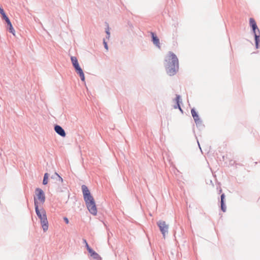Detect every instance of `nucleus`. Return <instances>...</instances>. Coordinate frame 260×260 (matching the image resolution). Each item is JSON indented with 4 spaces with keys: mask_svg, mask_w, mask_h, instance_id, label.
<instances>
[{
    "mask_svg": "<svg viewBox=\"0 0 260 260\" xmlns=\"http://www.w3.org/2000/svg\"><path fill=\"white\" fill-rule=\"evenodd\" d=\"M104 47H105V49L106 50H108V45H107V42L105 41V40H104Z\"/></svg>",
    "mask_w": 260,
    "mask_h": 260,
    "instance_id": "nucleus-19",
    "label": "nucleus"
},
{
    "mask_svg": "<svg viewBox=\"0 0 260 260\" xmlns=\"http://www.w3.org/2000/svg\"><path fill=\"white\" fill-rule=\"evenodd\" d=\"M0 13L2 15H4V14H5V13L3 9H2L1 7H0Z\"/></svg>",
    "mask_w": 260,
    "mask_h": 260,
    "instance_id": "nucleus-20",
    "label": "nucleus"
},
{
    "mask_svg": "<svg viewBox=\"0 0 260 260\" xmlns=\"http://www.w3.org/2000/svg\"><path fill=\"white\" fill-rule=\"evenodd\" d=\"M106 33H107V34L108 35V38L109 39V37H110V32H109V29H107L106 30Z\"/></svg>",
    "mask_w": 260,
    "mask_h": 260,
    "instance_id": "nucleus-22",
    "label": "nucleus"
},
{
    "mask_svg": "<svg viewBox=\"0 0 260 260\" xmlns=\"http://www.w3.org/2000/svg\"><path fill=\"white\" fill-rule=\"evenodd\" d=\"M49 175L48 173H45L44 176V179L43 181V184L44 185H46L48 183Z\"/></svg>",
    "mask_w": 260,
    "mask_h": 260,
    "instance_id": "nucleus-14",
    "label": "nucleus"
},
{
    "mask_svg": "<svg viewBox=\"0 0 260 260\" xmlns=\"http://www.w3.org/2000/svg\"><path fill=\"white\" fill-rule=\"evenodd\" d=\"M82 190L84 200L89 212L94 216L96 215L98 211L95 202L88 187L86 185H83Z\"/></svg>",
    "mask_w": 260,
    "mask_h": 260,
    "instance_id": "nucleus-2",
    "label": "nucleus"
},
{
    "mask_svg": "<svg viewBox=\"0 0 260 260\" xmlns=\"http://www.w3.org/2000/svg\"><path fill=\"white\" fill-rule=\"evenodd\" d=\"M63 219L67 224L69 223V220L67 217H64Z\"/></svg>",
    "mask_w": 260,
    "mask_h": 260,
    "instance_id": "nucleus-21",
    "label": "nucleus"
},
{
    "mask_svg": "<svg viewBox=\"0 0 260 260\" xmlns=\"http://www.w3.org/2000/svg\"><path fill=\"white\" fill-rule=\"evenodd\" d=\"M165 68L169 76H173L179 70V60L172 52H169L165 58Z\"/></svg>",
    "mask_w": 260,
    "mask_h": 260,
    "instance_id": "nucleus-1",
    "label": "nucleus"
},
{
    "mask_svg": "<svg viewBox=\"0 0 260 260\" xmlns=\"http://www.w3.org/2000/svg\"><path fill=\"white\" fill-rule=\"evenodd\" d=\"M249 24H250V25L251 26V27L252 28L253 33L256 32V29L259 32V29L257 28V25H256V23L255 21L254 20V19L253 18H250L249 19Z\"/></svg>",
    "mask_w": 260,
    "mask_h": 260,
    "instance_id": "nucleus-8",
    "label": "nucleus"
},
{
    "mask_svg": "<svg viewBox=\"0 0 260 260\" xmlns=\"http://www.w3.org/2000/svg\"><path fill=\"white\" fill-rule=\"evenodd\" d=\"M179 100H180V96L179 95H177L176 98V102H177V107H179V109L180 110H181V109L180 107V105H179Z\"/></svg>",
    "mask_w": 260,
    "mask_h": 260,
    "instance_id": "nucleus-17",
    "label": "nucleus"
},
{
    "mask_svg": "<svg viewBox=\"0 0 260 260\" xmlns=\"http://www.w3.org/2000/svg\"><path fill=\"white\" fill-rule=\"evenodd\" d=\"M73 66L74 67L76 73L80 76L81 80L83 82H85V79L84 74L83 73L82 69L80 67L79 63H77V64H74Z\"/></svg>",
    "mask_w": 260,
    "mask_h": 260,
    "instance_id": "nucleus-7",
    "label": "nucleus"
},
{
    "mask_svg": "<svg viewBox=\"0 0 260 260\" xmlns=\"http://www.w3.org/2000/svg\"><path fill=\"white\" fill-rule=\"evenodd\" d=\"M151 36L152 38V41L154 45L160 48V43L158 38L155 35L153 32H151Z\"/></svg>",
    "mask_w": 260,
    "mask_h": 260,
    "instance_id": "nucleus-11",
    "label": "nucleus"
},
{
    "mask_svg": "<svg viewBox=\"0 0 260 260\" xmlns=\"http://www.w3.org/2000/svg\"><path fill=\"white\" fill-rule=\"evenodd\" d=\"M87 249L88 251L89 255L94 260H101V257L99 254L96 253L94 250L91 248L89 245H86Z\"/></svg>",
    "mask_w": 260,
    "mask_h": 260,
    "instance_id": "nucleus-6",
    "label": "nucleus"
},
{
    "mask_svg": "<svg viewBox=\"0 0 260 260\" xmlns=\"http://www.w3.org/2000/svg\"><path fill=\"white\" fill-rule=\"evenodd\" d=\"M224 194H222L221 196V209L223 212H225L226 207L224 204Z\"/></svg>",
    "mask_w": 260,
    "mask_h": 260,
    "instance_id": "nucleus-12",
    "label": "nucleus"
},
{
    "mask_svg": "<svg viewBox=\"0 0 260 260\" xmlns=\"http://www.w3.org/2000/svg\"><path fill=\"white\" fill-rule=\"evenodd\" d=\"M254 37H255L256 46V48H257L258 41H259V39H258L259 36L257 35V34L256 32L254 33Z\"/></svg>",
    "mask_w": 260,
    "mask_h": 260,
    "instance_id": "nucleus-15",
    "label": "nucleus"
},
{
    "mask_svg": "<svg viewBox=\"0 0 260 260\" xmlns=\"http://www.w3.org/2000/svg\"><path fill=\"white\" fill-rule=\"evenodd\" d=\"M191 113L192 116L196 123H200L201 122L200 119L199 118V116L198 113L195 111V110L192 109L191 111Z\"/></svg>",
    "mask_w": 260,
    "mask_h": 260,
    "instance_id": "nucleus-10",
    "label": "nucleus"
},
{
    "mask_svg": "<svg viewBox=\"0 0 260 260\" xmlns=\"http://www.w3.org/2000/svg\"><path fill=\"white\" fill-rule=\"evenodd\" d=\"M2 16H3V18H4V19L5 20L7 23L10 22V20H9V18L6 16V14H4V15H2Z\"/></svg>",
    "mask_w": 260,
    "mask_h": 260,
    "instance_id": "nucleus-18",
    "label": "nucleus"
},
{
    "mask_svg": "<svg viewBox=\"0 0 260 260\" xmlns=\"http://www.w3.org/2000/svg\"><path fill=\"white\" fill-rule=\"evenodd\" d=\"M84 242L86 244H87V243H86V241L85 240H84Z\"/></svg>",
    "mask_w": 260,
    "mask_h": 260,
    "instance_id": "nucleus-24",
    "label": "nucleus"
},
{
    "mask_svg": "<svg viewBox=\"0 0 260 260\" xmlns=\"http://www.w3.org/2000/svg\"><path fill=\"white\" fill-rule=\"evenodd\" d=\"M37 215L40 219L42 227L44 232H46L48 229V222L47 219L46 212L43 208L39 209V206H35Z\"/></svg>",
    "mask_w": 260,
    "mask_h": 260,
    "instance_id": "nucleus-3",
    "label": "nucleus"
},
{
    "mask_svg": "<svg viewBox=\"0 0 260 260\" xmlns=\"http://www.w3.org/2000/svg\"><path fill=\"white\" fill-rule=\"evenodd\" d=\"M7 24L9 26V31L10 32H11L14 36H15V31L14 28L13 27V26H12V24L11 21L9 22V23H8Z\"/></svg>",
    "mask_w": 260,
    "mask_h": 260,
    "instance_id": "nucleus-13",
    "label": "nucleus"
},
{
    "mask_svg": "<svg viewBox=\"0 0 260 260\" xmlns=\"http://www.w3.org/2000/svg\"><path fill=\"white\" fill-rule=\"evenodd\" d=\"M55 131L61 137H65L66 134L63 129L59 125H56L54 127Z\"/></svg>",
    "mask_w": 260,
    "mask_h": 260,
    "instance_id": "nucleus-9",
    "label": "nucleus"
},
{
    "mask_svg": "<svg viewBox=\"0 0 260 260\" xmlns=\"http://www.w3.org/2000/svg\"><path fill=\"white\" fill-rule=\"evenodd\" d=\"M35 196L34 197L35 206H39V205L44 204L45 201V196L43 190L39 188L35 190Z\"/></svg>",
    "mask_w": 260,
    "mask_h": 260,
    "instance_id": "nucleus-4",
    "label": "nucleus"
},
{
    "mask_svg": "<svg viewBox=\"0 0 260 260\" xmlns=\"http://www.w3.org/2000/svg\"><path fill=\"white\" fill-rule=\"evenodd\" d=\"M157 224L158 226L160 232L165 237L166 234L168 233L169 225L167 224L165 221L162 220H159L158 221Z\"/></svg>",
    "mask_w": 260,
    "mask_h": 260,
    "instance_id": "nucleus-5",
    "label": "nucleus"
},
{
    "mask_svg": "<svg viewBox=\"0 0 260 260\" xmlns=\"http://www.w3.org/2000/svg\"><path fill=\"white\" fill-rule=\"evenodd\" d=\"M71 61H72L73 65L78 63L77 58L75 56H72L71 58Z\"/></svg>",
    "mask_w": 260,
    "mask_h": 260,
    "instance_id": "nucleus-16",
    "label": "nucleus"
},
{
    "mask_svg": "<svg viewBox=\"0 0 260 260\" xmlns=\"http://www.w3.org/2000/svg\"><path fill=\"white\" fill-rule=\"evenodd\" d=\"M59 178L60 180H61V181L62 182V181H63L62 179L60 176H59Z\"/></svg>",
    "mask_w": 260,
    "mask_h": 260,
    "instance_id": "nucleus-23",
    "label": "nucleus"
}]
</instances>
